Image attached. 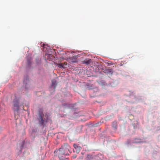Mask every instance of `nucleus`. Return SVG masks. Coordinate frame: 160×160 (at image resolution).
<instances>
[{"instance_id": "20e7f679", "label": "nucleus", "mask_w": 160, "mask_h": 160, "mask_svg": "<svg viewBox=\"0 0 160 160\" xmlns=\"http://www.w3.org/2000/svg\"><path fill=\"white\" fill-rule=\"evenodd\" d=\"M73 147L74 148L76 149L77 153H78L81 150V148L75 144H74L73 145Z\"/></svg>"}, {"instance_id": "f257e3e1", "label": "nucleus", "mask_w": 160, "mask_h": 160, "mask_svg": "<svg viewBox=\"0 0 160 160\" xmlns=\"http://www.w3.org/2000/svg\"><path fill=\"white\" fill-rule=\"evenodd\" d=\"M70 147L67 143H65L58 151V157L61 160H64L62 158L63 156L68 155V152L70 150Z\"/></svg>"}, {"instance_id": "39448f33", "label": "nucleus", "mask_w": 160, "mask_h": 160, "mask_svg": "<svg viewBox=\"0 0 160 160\" xmlns=\"http://www.w3.org/2000/svg\"><path fill=\"white\" fill-rule=\"evenodd\" d=\"M26 81L25 80L24 81V83L25 84H28L27 85V86L26 85H25V86L26 87V89H27L28 88V87H29V81L28 80V78H27L26 79Z\"/></svg>"}, {"instance_id": "7ed1b4c3", "label": "nucleus", "mask_w": 160, "mask_h": 160, "mask_svg": "<svg viewBox=\"0 0 160 160\" xmlns=\"http://www.w3.org/2000/svg\"><path fill=\"white\" fill-rule=\"evenodd\" d=\"M13 103L14 110L18 111L19 110V100L14 99L13 101Z\"/></svg>"}, {"instance_id": "6e6552de", "label": "nucleus", "mask_w": 160, "mask_h": 160, "mask_svg": "<svg viewBox=\"0 0 160 160\" xmlns=\"http://www.w3.org/2000/svg\"><path fill=\"white\" fill-rule=\"evenodd\" d=\"M57 66L58 67L60 68H66V67L65 66H63L62 63H59L57 64Z\"/></svg>"}, {"instance_id": "0eeeda50", "label": "nucleus", "mask_w": 160, "mask_h": 160, "mask_svg": "<svg viewBox=\"0 0 160 160\" xmlns=\"http://www.w3.org/2000/svg\"><path fill=\"white\" fill-rule=\"evenodd\" d=\"M91 61V60L90 59H88V60H85L83 61V62L84 63L88 64L90 63Z\"/></svg>"}, {"instance_id": "9d476101", "label": "nucleus", "mask_w": 160, "mask_h": 160, "mask_svg": "<svg viewBox=\"0 0 160 160\" xmlns=\"http://www.w3.org/2000/svg\"><path fill=\"white\" fill-rule=\"evenodd\" d=\"M76 157H77V156L75 155H74L73 156H72V157L73 158H76Z\"/></svg>"}, {"instance_id": "9b49d317", "label": "nucleus", "mask_w": 160, "mask_h": 160, "mask_svg": "<svg viewBox=\"0 0 160 160\" xmlns=\"http://www.w3.org/2000/svg\"><path fill=\"white\" fill-rule=\"evenodd\" d=\"M63 64H64L66 66L67 65V63L66 62H64V63H63Z\"/></svg>"}, {"instance_id": "4468645a", "label": "nucleus", "mask_w": 160, "mask_h": 160, "mask_svg": "<svg viewBox=\"0 0 160 160\" xmlns=\"http://www.w3.org/2000/svg\"><path fill=\"white\" fill-rule=\"evenodd\" d=\"M115 123V122H113V123ZM115 123H116V122H115Z\"/></svg>"}, {"instance_id": "1a4fd4ad", "label": "nucleus", "mask_w": 160, "mask_h": 160, "mask_svg": "<svg viewBox=\"0 0 160 160\" xmlns=\"http://www.w3.org/2000/svg\"><path fill=\"white\" fill-rule=\"evenodd\" d=\"M27 62H28V65L30 64V63H31V59H28V60Z\"/></svg>"}, {"instance_id": "ddd939ff", "label": "nucleus", "mask_w": 160, "mask_h": 160, "mask_svg": "<svg viewBox=\"0 0 160 160\" xmlns=\"http://www.w3.org/2000/svg\"><path fill=\"white\" fill-rule=\"evenodd\" d=\"M81 159H82V157H81Z\"/></svg>"}, {"instance_id": "f8f14e48", "label": "nucleus", "mask_w": 160, "mask_h": 160, "mask_svg": "<svg viewBox=\"0 0 160 160\" xmlns=\"http://www.w3.org/2000/svg\"><path fill=\"white\" fill-rule=\"evenodd\" d=\"M63 66H65V67H66V66H66V65H64V64H63Z\"/></svg>"}, {"instance_id": "f03ea898", "label": "nucleus", "mask_w": 160, "mask_h": 160, "mask_svg": "<svg viewBox=\"0 0 160 160\" xmlns=\"http://www.w3.org/2000/svg\"><path fill=\"white\" fill-rule=\"evenodd\" d=\"M50 115L48 113H46L45 114L42 112L39 113L38 118L39 125L44 127L48 122Z\"/></svg>"}, {"instance_id": "423d86ee", "label": "nucleus", "mask_w": 160, "mask_h": 160, "mask_svg": "<svg viewBox=\"0 0 160 160\" xmlns=\"http://www.w3.org/2000/svg\"><path fill=\"white\" fill-rule=\"evenodd\" d=\"M57 81L55 79H53L52 80V86L53 87V89L54 90L57 86Z\"/></svg>"}]
</instances>
